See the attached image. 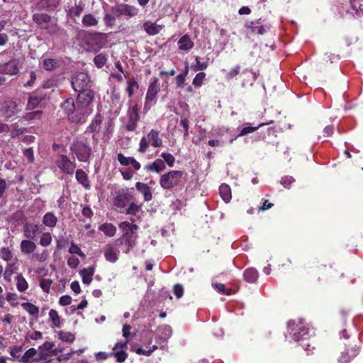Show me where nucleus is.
Instances as JSON below:
<instances>
[{
  "instance_id": "f257e3e1",
  "label": "nucleus",
  "mask_w": 363,
  "mask_h": 363,
  "mask_svg": "<svg viewBox=\"0 0 363 363\" xmlns=\"http://www.w3.org/2000/svg\"><path fill=\"white\" fill-rule=\"evenodd\" d=\"M139 13V9L132 5L120 4L111 7L110 12L106 13L104 16V21L108 28H113L116 26V20L123 16L133 18Z\"/></svg>"
},
{
  "instance_id": "f03ea898",
  "label": "nucleus",
  "mask_w": 363,
  "mask_h": 363,
  "mask_svg": "<svg viewBox=\"0 0 363 363\" xmlns=\"http://www.w3.org/2000/svg\"><path fill=\"white\" fill-rule=\"evenodd\" d=\"M118 227L123 234L116 240V245L124 244L127 247L125 253H128L136 245L138 238L137 231L139 229V226L128 221H123L118 224Z\"/></svg>"
},
{
  "instance_id": "7ed1b4c3",
  "label": "nucleus",
  "mask_w": 363,
  "mask_h": 363,
  "mask_svg": "<svg viewBox=\"0 0 363 363\" xmlns=\"http://www.w3.org/2000/svg\"><path fill=\"white\" fill-rule=\"evenodd\" d=\"M160 91L159 79L153 77L150 79L145 99L143 111L147 113L157 103V94Z\"/></svg>"
},
{
  "instance_id": "20e7f679",
  "label": "nucleus",
  "mask_w": 363,
  "mask_h": 363,
  "mask_svg": "<svg viewBox=\"0 0 363 363\" xmlns=\"http://www.w3.org/2000/svg\"><path fill=\"white\" fill-rule=\"evenodd\" d=\"M184 174L183 171L172 170L162 175L160 179V184L164 189H172L180 185L182 179Z\"/></svg>"
},
{
  "instance_id": "39448f33",
  "label": "nucleus",
  "mask_w": 363,
  "mask_h": 363,
  "mask_svg": "<svg viewBox=\"0 0 363 363\" xmlns=\"http://www.w3.org/2000/svg\"><path fill=\"white\" fill-rule=\"evenodd\" d=\"M150 144L154 147H158L162 145V140L160 138L159 130L152 129L147 136H143L140 139L138 152L143 154L146 152Z\"/></svg>"
},
{
  "instance_id": "423d86ee",
  "label": "nucleus",
  "mask_w": 363,
  "mask_h": 363,
  "mask_svg": "<svg viewBox=\"0 0 363 363\" xmlns=\"http://www.w3.org/2000/svg\"><path fill=\"white\" fill-rule=\"evenodd\" d=\"M360 342L358 339L354 338L345 344V351L342 352L338 357V362L341 363H349L357 357L360 351Z\"/></svg>"
},
{
  "instance_id": "0eeeda50",
  "label": "nucleus",
  "mask_w": 363,
  "mask_h": 363,
  "mask_svg": "<svg viewBox=\"0 0 363 363\" xmlns=\"http://www.w3.org/2000/svg\"><path fill=\"white\" fill-rule=\"evenodd\" d=\"M32 20L38 28L47 30L50 35L57 33L59 30L57 24L49 26L52 22V17L46 13H35L33 15Z\"/></svg>"
},
{
  "instance_id": "6e6552de",
  "label": "nucleus",
  "mask_w": 363,
  "mask_h": 363,
  "mask_svg": "<svg viewBox=\"0 0 363 363\" xmlns=\"http://www.w3.org/2000/svg\"><path fill=\"white\" fill-rule=\"evenodd\" d=\"M70 150L80 162H87L92 152L91 146L84 141L74 142L70 146Z\"/></svg>"
},
{
  "instance_id": "1a4fd4ad",
  "label": "nucleus",
  "mask_w": 363,
  "mask_h": 363,
  "mask_svg": "<svg viewBox=\"0 0 363 363\" xmlns=\"http://www.w3.org/2000/svg\"><path fill=\"white\" fill-rule=\"evenodd\" d=\"M133 188L128 189L127 187L121 189L116 191L114 198V206L119 208H125L130 201H135L133 195Z\"/></svg>"
},
{
  "instance_id": "9d476101",
  "label": "nucleus",
  "mask_w": 363,
  "mask_h": 363,
  "mask_svg": "<svg viewBox=\"0 0 363 363\" xmlns=\"http://www.w3.org/2000/svg\"><path fill=\"white\" fill-rule=\"evenodd\" d=\"M92 111V108H87L76 102L74 111L70 114L69 121L77 124L84 123Z\"/></svg>"
},
{
  "instance_id": "9b49d317",
  "label": "nucleus",
  "mask_w": 363,
  "mask_h": 363,
  "mask_svg": "<svg viewBox=\"0 0 363 363\" xmlns=\"http://www.w3.org/2000/svg\"><path fill=\"white\" fill-rule=\"evenodd\" d=\"M128 121L125 124V130L133 132L138 127L140 121V108L138 104L130 106L127 111Z\"/></svg>"
},
{
  "instance_id": "f8f14e48",
  "label": "nucleus",
  "mask_w": 363,
  "mask_h": 363,
  "mask_svg": "<svg viewBox=\"0 0 363 363\" xmlns=\"http://www.w3.org/2000/svg\"><path fill=\"white\" fill-rule=\"evenodd\" d=\"M89 83L90 78L88 74L82 72H77L71 80L72 87L76 92L88 89Z\"/></svg>"
},
{
  "instance_id": "ddd939ff",
  "label": "nucleus",
  "mask_w": 363,
  "mask_h": 363,
  "mask_svg": "<svg viewBox=\"0 0 363 363\" xmlns=\"http://www.w3.org/2000/svg\"><path fill=\"white\" fill-rule=\"evenodd\" d=\"M56 165L60 169L61 172L66 174L72 175L77 164L75 161H71L66 155H60L56 161Z\"/></svg>"
},
{
  "instance_id": "4468645a",
  "label": "nucleus",
  "mask_w": 363,
  "mask_h": 363,
  "mask_svg": "<svg viewBox=\"0 0 363 363\" xmlns=\"http://www.w3.org/2000/svg\"><path fill=\"white\" fill-rule=\"evenodd\" d=\"M106 43V38L105 33H95L86 43V50L89 52H97L101 49Z\"/></svg>"
},
{
  "instance_id": "2eb2a0df",
  "label": "nucleus",
  "mask_w": 363,
  "mask_h": 363,
  "mask_svg": "<svg viewBox=\"0 0 363 363\" xmlns=\"http://www.w3.org/2000/svg\"><path fill=\"white\" fill-rule=\"evenodd\" d=\"M291 333L294 341L303 342L308 339L309 329L303 323H299L291 329Z\"/></svg>"
},
{
  "instance_id": "dca6fc26",
  "label": "nucleus",
  "mask_w": 363,
  "mask_h": 363,
  "mask_svg": "<svg viewBox=\"0 0 363 363\" xmlns=\"http://www.w3.org/2000/svg\"><path fill=\"white\" fill-rule=\"evenodd\" d=\"M41 225L38 223L32 222H26L23 225V233L26 238L29 240H35L36 236L40 233Z\"/></svg>"
},
{
  "instance_id": "f3484780",
  "label": "nucleus",
  "mask_w": 363,
  "mask_h": 363,
  "mask_svg": "<svg viewBox=\"0 0 363 363\" xmlns=\"http://www.w3.org/2000/svg\"><path fill=\"white\" fill-rule=\"evenodd\" d=\"M77 98V104H81L87 108H91V104L94 99V92L91 89L78 91Z\"/></svg>"
},
{
  "instance_id": "a211bd4d",
  "label": "nucleus",
  "mask_w": 363,
  "mask_h": 363,
  "mask_svg": "<svg viewBox=\"0 0 363 363\" xmlns=\"http://www.w3.org/2000/svg\"><path fill=\"white\" fill-rule=\"evenodd\" d=\"M60 4V0H40L33 6V9L40 11H54Z\"/></svg>"
},
{
  "instance_id": "6ab92c4d",
  "label": "nucleus",
  "mask_w": 363,
  "mask_h": 363,
  "mask_svg": "<svg viewBox=\"0 0 363 363\" xmlns=\"http://www.w3.org/2000/svg\"><path fill=\"white\" fill-rule=\"evenodd\" d=\"M0 111L6 120L8 121L18 112V104L16 101L12 100L6 101L3 103Z\"/></svg>"
},
{
  "instance_id": "aec40b11",
  "label": "nucleus",
  "mask_w": 363,
  "mask_h": 363,
  "mask_svg": "<svg viewBox=\"0 0 363 363\" xmlns=\"http://www.w3.org/2000/svg\"><path fill=\"white\" fill-rule=\"evenodd\" d=\"M18 72V61L16 59H11L9 62L0 64V73L4 74L13 75Z\"/></svg>"
},
{
  "instance_id": "412c9836",
  "label": "nucleus",
  "mask_w": 363,
  "mask_h": 363,
  "mask_svg": "<svg viewBox=\"0 0 363 363\" xmlns=\"http://www.w3.org/2000/svg\"><path fill=\"white\" fill-rule=\"evenodd\" d=\"M117 160L123 166L131 165L134 170L138 171L140 169L141 165L133 157H126L120 152L117 155Z\"/></svg>"
},
{
  "instance_id": "4be33fe9",
  "label": "nucleus",
  "mask_w": 363,
  "mask_h": 363,
  "mask_svg": "<svg viewBox=\"0 0 363 363\" xmlns=\"http://www.w3.org/2000/svg\"><path fill=\"white\" fill-rule=\"evenodd\" d=\"M144 30L149 35H155L158 34L164 28L162 25H157L156 23H152L150 21H146L143 25Z\"/></svg>"
},
{
  "instance_id": "5701e85b",
  "label": "nucleus",
  "mask_w": 363,
  "mask_h": 363,
  "mask_svg": "<svg viewBox=\"0 0 363 363\" xmlns=\"http://www.w3.org/2000/svg\"><path fill=\"white\" fill-rule=\"evenodd\" d=\"M75 177L77 182L83 186L85 189H91V184L87 174L82 169H78L75 172Z\"/></svg>"
},
{
  "instance_id": "b1692460",
  "label": "nucleus",
  "mask_w": 363,
  "mask_h": 363,
  "mask_svg": "<svg viewBox=\"0 0 363 363\" xmlns=\"http://www.w3.org/2000/svg\"><path fill=\"white\" fill-rule=\"evenodd\" d=\"M104 116L101 113H97L94 119L91 121L90 125L87 127L86 131L94 133H99L101 129Z\"/></svg>"
},
{
  "instance_id": "393cba45",
  "label": "nucleus",
  "mask_w": 363,
  "mask_h": 363,
  "mask_svg": "<svg viewBox=\"0 0 363 363\" xmlns=\"http://www.w3.org/2000/svg\"><path fill=\"white\" fill-rule=\"evenodd\" d=\"M119 251L113 248V247L108 244L104 248V257L106 261L115 263L118 259Z\"/></svg>"
},
{
  "instance_id": "a878e982",
  "label": "nucleus",
  "mask_w": 363,
  "mask_h": 363,
  "mask_svg": "<svg viewBox=\"0 0 363 363\" xmlns=\"http://www.w3.org/2000/svg\"><path fill=\"white\" fill-rule=\"evenodd\" d=\"M277 128L276 127H268L266 130H261L257 133L258 140L269 142L273 137H277Z\"/></svg>"
},
{
  "instance_id": "bb28decb",
  "label": "nucleus",
  "mask_w": 363,
  "mask_h": 363,
  "mask_svg": "<svg viewBox=\"0 0 363 363\" xmlns=\"http://www.w3.org/2000/svg\"><path fill=\"white\" fill-rule=\"evenodd\" d=\"M135 187L137 190L143 194V199L145 201H150L152 200V194L150 186L147 184L138 182L135 184Z\"/></svg>"
},
{
  "instance_id": "cd10ccee",
  "label": "nucleus",
  "mask_w": 363,
  "mask_h": 363,
  "mask_svg": "<svg viewBox=\"0 0 363 363\" xmlns=\"http://www.w3.org/2000/svg\"><path fill=\"white\" fill-rule=\"evenodd\" d=\"M33 240L26 238L21 241L20 248L23 254H30L36 250L37 245Z\"/></svg>"
},
{
  "instance_id": "c85d7f7f",
  "label": "nucleus",
  "mask_w": 363,
  "mask_h": 363,
  "mask_svg": "<svg viewBox=\"0 0 363 363\" xmlns=\"http://www.w3.org/2000/svg\"><path fill=\"white\" fill-rule=\"evenodd\" d=\"M58 221L57 217L53 212H47L43 217L42 223L43 224L49 228H53L57 225Z\"/></svg>"
},
{
  "instance_id": "c756f323",
  "label": "nucleus",
  "mask_w": 363,
  "mask_h": 363,
  "mask_svg": "<svg viewBox=\"0 0 363 363\" xmlns=\"http://www.w3.org/2000/svg\"><path fill=\"white\" fill-rule=\"evenodd\" d=\"M95 272V267L93 266L84 268L80 270L79 274L82 277V282L89 285L92 281V277Z\"/></svg>"
},
{
  "instance_id": "7c9ffc66",
  "label": "nucleus",
  "mask_w": 363,
  "mask_h": 363,
  "mask_svg": "<svg viewBox=\"0 0 363 363\" xmlns=\"http://www.w3.org/2000/svg\"><path fill=\"white\" fill-rule=\"evenodd\" d=\"M166 168L164 161L161 159L155 160L152 163L148 164L145 167V169L149 172H155L160 173Z\"/></svg>"
},
{
  "instance_id": "2f4dec72",
  "label": "nucleus",
  "mask_w": 363,
  "mask_h": 363,
  "mask_svg": "<svg viewBox=\"0 0 363 363\" xmlns=\"http://www.w3.org/2000/svg\"><path fill=\"white\" fill-rule=\"evenodd\" d=\"M243 277L245 281L253 284L257 281L259 273L255 268L249 267L244 271Z\"/></svg>"
},
{
  "instance_id": "473e14b6",
  "label": "nucleus",
  "mask_w": 363,
  "mask_h": 363,
  "mask_svg": "<svg viewBox=\"0 0 363 363\" xmlns=\"http://www.w3.org/2000/svg\"><path fill=\"white\" fill-rule=\"evenodd\" d=\"M178 45L180 50L188 51L194 47V43L190 37L185 34L179 40Z\"/></svg>"
},
{
  "instance_id": "72a5a7b5",
  "label": "nucleus",
  "mask_w": 363,
  "mask_h": 363,
  "mask_svg": "<svg viewBox=\"0 0 363 363\" xmlns=\"http://www.w3.org/2000/svg\"><path fill=\"white\" fill-rule=\"evenodd\" d=\"M76 103L72 98L67 99L62 104L61 108L65 113L67 115V118H69L70 114L74 111Z\"/></svg>"
},
{
  "instance_id": "f704fd0d",
  "label": "nucleus",
  "mask_w": 363,
  "mask_h": 363,
  "mask_svg": "<svg viewBox=\"0 0 363 363\" xmlns=\"http://www.w3.org/2000/svg\"><path fill=\"white\" fill-rule=\"evenodd\" d=\"M219 193L225 203H228L231 199V189L230 187L226 184H222L219 187Z\"/></svg>"
},
{
  "instance_id": "c9c22d12",
  "label": "nucleus",
  "mask_w": 363,
  "mask_h": 363,
  "mask_svg": "<svg viewBox=\"0 0 363 363\" xmlns=\"http://www.w3.org/2000/svg\"><path fill=\"white\" fill-rule=\"evenodd\" d=\"M99 230L102 231L106 236L113 237L116 233V227L110 223L101 224L99 227Z\"/></svg>"
},
{
  "instance_id": "e433bc0d",
  "label": "nucleus",
  "mask_w": 363,
  "mask_h": 363,
  "mask_svg": "<svg viewBox=\"0 0 363 363\" xmlns=\"http://www.w3.org/2000/svg\"><path fill=\"white\" fill-rule=\"evenodd\" d=\"M82 23L84 27H92L97 26L99 21L93 14L87 13L83 16Z\"/></svg>"
},
{
  "instance_id": "4c0bfd02",
  "label": "nucleus",
  "mask_w": 363,
  "mask_h": 363,
  "mask_svg": "<svg viewBox=\"0 0 363 363\" xmlns=\"http://www.w3.org/2000/svg\"><path fill=\"white\" fill-rule=\"evenodd\" d=\"M60 65L59 60L53 58H46L43 61V67L47 71H53Z\"/></svg>"
},
{
  "instance_id": "58836bf2",
  "label": "nucleus",
  "mask_w": 363,
  "mask_h": 363,
  "mask_svg": "<svg viewBox=\"0 0 363 363\" xmlns=\"http://www.w3.org/2000/svg\"><path fill=\"white\" fill-rule=\"evenodd\" d=\"M43 101V96H37L34 93L29 97L26 109L33 110L36 108L39 104Z\"/></svg>"
},
{
  "instance_id": "ea45409f",
  "label": "nucleus",
  "mask_w": 363,
  "mask_h": 363,
  "mask_svg": "<svg viewBox=\"0 0 363 363\" xmlns=\"http://www.w3.org/2000/svg\"><path fill=\"white\" fill-rule=\"evenodd\" d=\"M58 338L62 342L71 343L75 340V335L71 332H67L64 330H60L57 333Z\"/></svg>"
},
{
  "instance_id": "a19ab883",
  "label": "nucleus",
  "mask_w": 363,
  "mask_h": 363,
  "mask_svg": "<svg viewBox=\"0 0 363 363\" xmlns=\"http://www.w3.org/2000/svg\"><path fill=\"white\" fill-rule=\"evenodd\" d=\"M21 307L30 315L38 317L39 314V308L32 303L26 302L21 303Z\"/></svg>"
},
{
  "instance_id": "79ce46f5",
  "label": "nucleus",
  "mask_w": 363,
  "mask_h": 363,
  "mask_svg": "<svg viewBox=\"0 0 363 363\" xmlns=\"http://www.w3.org/2000/svg\"><path fill=\"white\" fill-rule=\"evenodd\" d=\"M247 28L251 29L252 33L258 35H263L266 33L264 26L260 24L259 22H250V24L247 26Z\"/></svg>"
},
{
  "instance_id": "37998d69",
  "label": "nucleus",
  "mask_w": 363,
  "mask_h": 363,
  "mask_svg": "<svg viewBox=\"0 0 363 363\" xmlns=\"http://www.w3.org/2000/svg\"><path fill=\"white\" fill-rule=\"evenodd\" d=\"M16 288L20 292L26 291L28 288V284L22 274H18L16 277Z\"/></svg>"
},
{
  "instance_id": "c03bdc74",
  "label": "nucleus",
  "mask_w": 363,
  "mask_h": 363,
  "mask_svg": "<svg viewBox=\"0 0 363 363\" xmlns=\"http://www.w3.org/2000/svg\"><path fill=\"white\" fill-rule=\"evenodd\" d=\"M49 318L52 323V327H61L60 318L57 311L51 309L49 311Z\"/></svg>"
},
{
  "instance_id": "a18cd8bd",
  "label": "nucleus",
  "mask_w": 363,
  "mask_h": 363,
  "mask_svg": "<svg viewBox=\"0 0 363 363\" xmlns=\"http://www.w3.org/2000/svg\"><path fill=\"white\" fill-rule=\"evenodd\" d=\"M273 121H271L269 123H272ZM267 123H259L258 125L257 126H255V127H252V126H246V127H244L240 132V133L238 134V137H240V136H243V135H247L249 133H253L255 131H256L257 130H258L259 128L267 125Z\"/></svg>"
},
{
  "instance_id": "49530a36",
  "label": "nucleus",
  "mask_w": 363,
  "mask_h": 363,
  "mask_svg": "<svg viewBox=\"0 0 363 363\" xmlns=\"http://www.w3.org/2000/svg\"><path fill=\"white\" fill-rule=\"evenodd\" d=\"M93 61L96 67L101 68L106 64L108 57L106 55L99 53L94 57Z\"/></svg>"
},
{
  "instance_id": "de8ad7c7",
  "label": "nucleus",
  "mask_w": 363,
  "mask_h": 363,
  "mask_svg": "<svg viewBox=\"0 0 363 363\" xmlns=\"http://www.w3.org/2000/svg\"><path fill=\"white\" fill-rule=\"evenodd\" d=\"M134 88L139 89V84L134 77L127 82L126 91L129 97H132L134 94Z\"/></svg>"
},
{
  "instance_id": "09e8293b",
  "label": "nucleus",
  "mask_w": 363,
  "mask_h": 363,
  "mask_svg": "<svg viewBox=\"0 0 363 363\" xmlns=\"http://www.w3.org/2000/svg\"><path fill=\"white\" fill-rule=\"evenodd\" d=\"M212 285L214 289L222 294L229 296L235 293L231 289L226 288L223 284L214 283Z\"/></svg>"
},
{
  "instance_id": "8fccbe9b",
  "label": "nucleus",
  "mask_w": 363,
  "mask_h": 363,
  "mask_svg": "<svg viewBox=\"0 0 363 363\" xmlns=\"http://www.w3.org/2000/svg\"><path fill=\"white\" fill-rule=\"evenodd\" d=\"M84 11V8L81 5L75 4L74 6L69 8L68 11V14L72 18H74L76 17H80L82 12Z\"/></svg>"
},
{
  "instance_id": "3c124183",
  "label": "nucleus",
  "mask_w": 363,
  "mask_h": 363,
  "mask_svg": "<svg viewBox=\"0 0 363 363\" xmlns=\"http://www.w3.org/2000/svg\"><path fill=\"white\" fill-rule=\"evenodd\" d=\"M54 346V342L46 341L39 347V350L44 352H50L51 354L56 355L58 350L57 349H53Z\"/></svg>"
},
{
  "instance_id": "603ef678",
  "label": "nucleus",
  "mask_w": 363,
  "mask_h": 363,
  "mask_svg": "<svg viewBox=\"0 0 363 363\" xmlns=\"http://www.w3.org/2000/svg\"><path fill=\"white\" fill-rule=\"evenodd\" d=\"M36 354L37 350L33 347L30 348L23 354L21 359V362L23 363H29L30 359H33Z\"/></svg>"
},
{
  "instance_id": "864d4df0",
  "label": "nucleus",
  "mask_w": 363,
  "mask_h": 363,
  "mask_svg": "<svg viewBox=\"0 0 363 363\" xmlns=\"http://www.w3.org/2000/svg\"><path fill=\"white\" fill-rule=\"evenodd\" d=\"M52 241V237L50 233L49 232H45L43 233L40 238L39 244L43 247H48L49 246Z\"/></svg>"
},
{
  "instance_id": "5fc2aeb1",
  "label": "nucleus",
  "mask_w": 363,
  "mask_h": 363,
  "mask_svg": "<svg viewBox=\"0 0 363 363\" xmlns=\"http://www.w3.org/2000/svg\"><path fill=\"white\" fill-rule=\"evenodd\" d=\"M110 357L113 356L116 358V362L118 363H123L125 361L128 357V353L125 350H120L117 352H111L109 354Z\"/></svg>"
},
{
  "instance_id": "6e6d98bb",
  "label": "nucleus",
  "mask_w": 363,
  "mask_h": 363,
  "mask_svg": "<svg viewBox=\"0 0 363 363\" xmlns=\"http://www.w3.org/2000/svg\"><path fill=\"white\" fill-rule=\"evenodd\" d=\"M13 257V252L9 247H2L0 249V258L6 262H10Z\"/></svg>"
},
{
  "instance_id": "4d7b16f0",
  "label": "nucleus",
  "mask_w": 363,
  "mask_h": 363,
  "mask_svg": "<svg viewBox=\"0 0 363 363\" xmlns=\"http://www.w3.org/2000/svg\"><path fill=\"white\" fill-rule=\"evenodd\" d=\"M42 114H43L42 111H35L27 113L25 116H23V118L25 121H28L39 120V119H40Z\"/></svg>"
},
{
  "instance_id": "13d9d810",
  "label": "nucleus",
  "mask_w": 363,
  "mask_h": 363,
  "mask_svg": "<svg viewBox=\"0 0 363 363\" xmlns=\"http://www.w3.org/2000/svg\"><path fill=\"white\" fill-rule=\"evenodd\" d=\"M128 207L125 209V213L127 215L135 216L140 210V206L135 204L134 201L129 203Z\"/></svg>"
},
{
  "instance_id": "bf43d9fd",
  "label": "nucleus",
  "mask_w": 363,
  "mask_h": 363,
  "mask_svg": "<svg viewBox=\"0 0 363 363\" xmlns=\"http://www.w3.org/2000/svg\"><path fill=\"white\" fill-rule=\"evenodd\" d=\"M205 78L206 74L204 72H199L193 79V85H194L196 87H201L203 83Z\"/></svg>"
},
{
  "instance_id": "052dcab7",
  "label": "nucleus",
  "mask_w": 363,
  "mask_h": 363,
  "mask_svg": "<svg viewBox=\"0 0 363 363\" xmlns=\"http://www.w3.org/2000/svg\"><path fill=\"white\" fill-rule=\"evenodd\" d=\"M68 251L70 254L78 255L82 258L85 257V254L81 250L80 247L77 245H76L73 241L71 242L70 247Z\"/></svg>"
},
{
  "instance_id": "680f3d73",
  "label": "nucleus",
  "mask_w": 363,
  "mask_h": 363,
  "mask_svg": "<svg viewBox=\"0 0 363 363\" xmlns=\"http://www.w3.org/2000/svg\"><path fill=\"white\" fill-rule=\"evenodd\" d=\"M294 183L295 179L291 176H285L281 179V184L288 189H290Z\"/></svg>"
},
{
  "instance_id": "e2e57ef3",
  "label": "nucleus",
  "mask_w": 363,
  "mask_h": 363,
  "mask_svg": "<svg viewBox=\"0 0 363 363\" xmlns=\"http://www.w3.org/2000/svg\"><path fill=\"white\" fill-rule=\"evenodd\" d=\"M161 157L163 158L164 162H165L169 167H172L174 164L175 158L169 152H162Z\"/></svg>"
},
{
  "instance_id": "0e129e2a",
  "label": "nucleus",
  "mask_w": 363,
  "mask_h": 363,
  "mask_svg": "<svg viewBox=\"0 0 363 363\" xmlns=\"http://www.w3.org/2000/svg\"><path fill=\"white\" fill-rule=\"evenodd\" d=\"M52 284V281L51 279H44L40 281V286L44 292L49 293Z\"/></svg>"
},
{
  "instance_id": "69168bd1",
  "label": "nucleus",
  "mask_w": 363,
  "mask_h": 363,
  "mask_svg": "<svg viewBox=\"0 0 363 363\" xmlns=\"http://www.w3.org/2000/svg\"><path fill=\"white\" fill-rule=\"evenodd\" d=\"M208 66V64L207 62H201L200 61V57H196V65L193 66V69L194 71L198 70H204L206 69Z\"/></svg>"
},
{
  "instance_id": "338daca9",
  "label": "nucleus",
  "mask_w": 363,
  "mask_h": 363,
  "mask_svg": "<svg viewBox=\"0 0 363 363\" xmlns=\"http://www.w3.org/2000/svg\"><path fill=\"white\" fill-rule=\"evenodd\" d=\"M240 65L235 66L234 68L231 69L230 70V72H228L226 74V75H225L226 79H231L235 78L240 73Z\"/></svg>"
},
{
  "instance_id": "774afa93",
  "label": "nucleus",
  "mask_w": 363,
  "mask_h": 363,
  "mask_svg": "<svg viewBox=\"0 0 363 363\" xmlns=\"http://www.w3.org/2000/svg\"><path fill=\"white\" fill-rule=\"evenodd\" d=\"M173 292L177 298L182 297L184 294V288L182 284H176L173 287Z\"/></svg>"
}]
</instances>
